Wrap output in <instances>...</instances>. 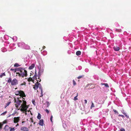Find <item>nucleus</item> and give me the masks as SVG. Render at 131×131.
<instances>
[{"mask_svg":"<svg viewBox=\"0 0 131 131\" xmlns=\"http://www.w3.org/2000/svg\"><path fill=\"white\" fill-rule=\"evenodd\" d=\"M84 76L83 75H80L79 76L78 78V79H80L81 78H82Z\"/></svg>","mask_w":131,"mask_h":131,"instance_id":"27","label":"nucleus"},{"mask_svg":"<svg viewBox=\"0 0 131 131\" xmlns=\"http://www.w3.org/2000/svg\"><path fill=\"white\" fill-rule=\"evenodd\" d=\"M39 124L40 125L43 126V120L42 119L40 120Z\"/></svg>","mask_w":131,"mask_h":131,"instance_id":"12","label":"nucleus"},{"mask_svg":"<svg viewBox=\"0 0 131 131\" xmlns=\"http://www.w3.org/2000/svg\"><path fill=\"white\" fill-rule=\"evenodd\" d=\"M25 84H24V83H21V85H25Z\"/></svg>","mask_w":131,"mask_h":131,"instance_id":"49","label":"nucleus"},{"mask_svg":"<svg viewBox=\"0 0 131 131\" xmlns=\"http://www.w3.org/2000/svg\"><path fill=\"white\" fill-rule=\"evenodd\" d=\"M32 102L33 104L35 105H36V103L34 100H32Z\"/></svg>","mask_w":131,"mask_h":131,"instance_id":"26","label":"nucleus"},{"mask_svg":"<svg viewBox=\"0 0 131 131\" xmlns=\"http://www.w3.org/2000/svg\"><path fill=\"white\" fill-rule=\"evenodd\" d=\"M124 114L125 115V116L127 118H129L128 116L127 115L126 113H125V114Z\"/></svg>","mask_w":131,"mask_h":131,"instance_id":"41","label":"nucleus"},{"mask_svg":"<svg viewBox=\"0 0 131 131\" xmlns=\"http://www.w3.org/2000/svg\"><path fill=\"white\" fill-rule=\"evenodd\" d=\"M18 84V81L15 78L12 81L11 84L12 85H15Z\"/></svg>","mask_w":131,"mask_h":131,"instance_id":"4","label":"nucleus"},{"mask_svg":"<svg viewBox=\"0 0 131 131\" xmlns=\"http://www.w3.org/2000/svg\"><path fill=\"white\" fill-rule=\"evenodd\" d=\"M30 113V114L31 115H32V114L31 112V113Z\"/></svg>","mask_w":131,"mask_h":131,"instance_id":"52","label":"nucleus"},{"mask_svg":"<svg viewBox=\"0 0 131 131\" xmlns=\"http://www.w3.org/2000/svg\"><path fill=\"white\" fill-rule=\"evenodd\" d=\"M24 122H24V121H23V122H22V123H24Z\"/></svg>","mask_w":131,"mask_h":131,"instance_id":"53","label":"nucleus"},{"mask_svg":"<svg viewBox=\"0 0 131 131\" xmlns=\"http://www.w3.org/2000/svg\"><path fill=\"white\" fill-rule=\"evenodd\" d=\"M18 72H16V76H18L19 77L23 78L26 77L27 75V71L24 68L20 67L18 68Z\"/></svg>","mask_w":131,"mask_h":131,"instance_id":"1","label":"nucleus"},{"mask_svg":"<svg viewBox=\"0 0 131 131\" xmlns=\"http://www.w3.org/2000/svg\"><path fill=\"white\" fill-rule=\"evenodd\" d=\"M20 91H17L15 92V94L16 95H19Z\"/></svg>","mask_w":131,"mask_h":131,"instance_id":"20","label":"nucleus"},{"mask_svg":"<svg viewBox=\"0 0 131 131\" xmlns=\"http://www.w3.org/2000/svg\"><path fill=\"white\" fill-rule=\"evenodd\" d=\"M77 96H76L74 97V100H78L77 98Z\"/></svg>","mask_w":131,"mask_h":131,"instance_id":"33","label":"nucleus"},{"mask_svg":"<svg viewBox=\"0 0 131 131\" xmlns=\"http://www.w3.org/2000/svg\"><path fill=\"white\" fill-rule=\"evenodd\" d=\"M113 49L114 50L116 51H119V47L116 46L114 47Z\"/></svg>","mask_w":131,"mask_h":131,"instance_id":"11","label":"nucleus"},{"mask_svg":"<svg viewBox=\"0 0 131 131\" xmlns=\"http://www.w3.org/2000/svg\"><path fill=\"white\" fill-rule=\"evenodd\" d=\"M41 118V115L39 113L37 116V118L39 119H40Z\"/></svg>","mask_w":131,"mask_h":131,"instance_id":"19","label":"nucleus"},{"mask_svg":"<svg viewBox=\"0 0 131 131\" xmlns=\"http://www.w3.org/2000/svg\"><path fill=\"white\" fill-rule=\"evenodd\" d=\"M20 93L19 95L23 99H25L24 98H23V97H26V95L24 92L23 91L20 90Z\"/></svg>","mask_w":131,"mask_h":131,"instance_id":"5","label":"nucleus"},{"mask_svg":"<svg viewBox=\"0 0 131 131\" xmlns=\"http://www.w3.org/2000/svg\"><path fill=\"white\" fill-rule=\"evenodd\" d=\"M3 123L4 124H6L7 123V121L6 120H4L3 122Z\"/></svg>","mask_w":131,"mask_h":131,"instance_id":"36","label":"nucleus"},{"mask_svg":"<svg viewBox=\"0 0 131 131\" xmlns=\"http://www.w3.org/2000/svg\"><path fill=\"white\" fill-rule=\"evenodd\" d=\"M2 125L1 123H0V129H1L2 128Z\"/></svg>","mask_w":131,"mask_h":131,"instance_id":"44","label":"nucleus"},{"mask_svg":"<svg viewBox=\"0 0 131 131\" xmlns=\"http://www.w3.org/2000/svg\"><path fill=\"white\" fill-rule=\"evenodd\" d=\"M34 80V79H33L32 78L30 77L28 78V81L29 82H30L31 81H33Z\"/></svg>","mask_w":131,"mask_h":131,"instance_id":"18","label":"nucleus"},{"mask_svg":"<svg viewBox=\"0 0 131 131\" xmlns=\"http://www.w3.org/2000/svg\"><path fill=\"white\" fill-rule=\"evenodd\" d=\"M52 118H53V116H52V115H51L50 118V121H51V122H52Z\"/></svg>","mask_w":131,"mask_h":131,"instance_id":"35","label":"nucleus"},{"mask_svg":"<svg viewBox=\"0 0 131 131\" xmlns=\"http://www.w3.org/2000/svg\"><path fill=\"white\" fill-rule=\"evenodd\" d=\"M39 85H41L38 82H37L34 85L33 88L35 90H37L38 88Z\"/></svg>","mask_w":131,"mask_h":131,"instance_id":"6","label":"nucleus"},{"mask_svg":"<svg viewBox=\"0 0 131 131\" xmlns=\"http://www.w3.org/2000/svg\"><path fill=\"white\" fill-rule=\"evenodd\" d=\"M20 66V65L19 64H18L17 63H15L14 65V66L15 67H19Z\"/></svg>","mask_w":131,"mask_h":131,"instance_id":"17","label":"nucleus"},{"mask_svg":"<svg viewBox=\"0 0 131 131\" xmlns=\"http://www.w3.org/2000/svg\"><path fill=\"white\" fill-rule=\"evenodd\" d=\"M41 95L40 96V97H41L43 96V94H42V90H41Z\"/></svg>","mask_w":131,"mask_h":131,"instance_id":"46","label":"nucleus"},{"mask_svg":"<svg viewBox=\"0 0 131 131\" xmlns=\"http://www.w3.org/2000/svg\"><path fill=\"white\" fill-rule=\"evenodd\" d=\"M122 112L124 114H125L126 113L124 111H123Z\"/></svg>","mask_w":131,"mask_h":131,"instance_id":"45","label":"nucleus"},{"mask_svg":"<svg viewBox=\"0 0 131 131\" xmlns=\"http://www.w3.org/2000/svg\"><path fill=\"white\" fill-rule=\"evenodd\" d=\"M113 111L114 112V113L115 114H118V112L115 110L114 109L113 110Z\"/></svg>","mask_w":131,"mask_h":131,"instance_id":"24","label":"nucleus"},{"mask_svg":"<svg viewBox=\"0 0 131 131\" xmlns=\"http://www.w3.org/2000/svg\"><path fill=\"white\" fill-rule=\"evenodd\" d=\"M40 89L41 88V87H40Z\"/></svg>","mask_w":131,"mask_h":131,"instance_id":"58","label":"nucleus"},{"mask_svg":"<svg viewBox=\"0 0 131 131\" xmlns=\"http://www.w3.org/2000/svg\"><path fill=\"white\" fill-rule=\"evenodd\" d=\"M37 75H35L33 77V78L34 79H37Z\"/></svg>","mask_w":131,"mask_h":131,"instance_id":"30","label":"nucleus"},{"mask_svg":"<svg viewBox=\"0 0 131 131\" xmlns=\"http://www.w3.org/2000/svg\"><path fill=\"white\" fill-rule=\"evenodd\" d=\"M18 125H19V124H17L16 125V127H17V126H18Z\"/></svg>","mask_w":131,"mask_h":131,"instance_id":"51","label":"nucleus"},{"mask_svg":"<svg viewBox=\"0 0 131 131\" xmlns=\"http://www.w3.org/2000/svg\"><path fill=\"white\" fill-rule=\"evenodd\" d=\"M10 128V127L7 125H6L4 128V129L5 131H8Z\"/></svg>","mask_w":131,"mask_h":131,"instance_id":"9","label":"nucleus"},{"mask_svg":"<svg viewBox=\"0 0 131 131\" xmlns=\"http://www.w3.org/2000/svg\"><path fill=\"white\" fill-rule=\"evenodd\" d=\"M35 123H36V122H35L34 123V124H35Z\"/></svg>","mask_w":131,"mask_h":131,"instance_id":"55","label":"nucleus"},{"mask_svg":"<svg viewBox=\"0 0 131 131\" xmlns=\"http://www.w3.org/2000/svg\"><path fill=\"white\" fill-rule=\"evenodd\" d=\"M120 130V131H125V129L123 128H121Z\"/></svg>","mask_w":131,"mask_h":131,"instance_id":"38","label":"nucleus"},{"mask_svg":"<svg viewBox=\"0 0 131 131\" xmlns=\"http://www.w3.org/2000/svg\"><path fill=\"white\" fill-rule=\"evenodd\" d=\"M118 116H121L123 118L124 117V116L123 115H122L119 114L118 115Z\"/></svg>","mask_w":131,"mask_h":131,"instance_id":"37","label":"nucleus"},{"mask_svg":"<svg viewBox=\"0 0 131 131\" xmlns=\"http://www.w3.org/2000/svg\"><path fill=\"white\" fill-rule=\"evenodd\" d=\"M94 106H95L94 105V104L92 102V104L91 105V106L90 107L91 109H92V108L94 107Z\"/></svg>","mask_w":131,"mask_h":131,"instance_id":"21","label":"nucleus"},{"mask_svg":"<svg viewBox=\"0 0 131 131\" xmlns=\"http://www.w3.org/2000/svg\"><path fill=\"white\" fill-rule=\"evenodd\" d=\"M81 52L80 51H78L76 52V54L77 56H79L81 54Z\"/></svg>","mask_w":131,"mask_h":131,"instance_id":"15","label":"nucleus"},{"mask_svg":"<svg viewBox=\"0 0 131 131\" xmlns=\"http://www.w3.org/2000/svg\"><path fill=\"white\" fill-rule=\"evenodd\" d=\"M40 72H41L40 70H39V71L38 72V73H39L38 75H39V77L41 75Z\"/></svg>","mask_w":131,"mask_h":131,"instance_id":"39","label":"nucleus"},{"mask_svg":"<svg viewBox=\"0 0 131 131\" xmlns=\"http://www.w3.org/2000/svg\"><path fill=\"white\" fill-rule=\"evenodd\" d=\"M30 120L31 121V122H34L33 120V119H32V118H30Z\"/></svg>","mask_w":131,"mask_h":131,"instance_id":"42","label":"nucleus"},{"mask_svg":"<svg viewBox=\"0 0 131 131\" xmlns=\"http://www.w3.org/2000/svg\"><path fill=\"white\" fill-rule=\"evenodd\" d=\"M46 48V47L45 46H43V49H44L45 48Z\"/></svg>","mask_w":131,"mask_h":131,"instance_id":"48","label":"nucleus"},{"mask_svg":"<svg viewBox=\"0 0 131 131\" xmlns=\"http://www.w3.org/2000/svg\"><path fill=\"white\" fill-rule=\"evenodd\" d=\"M46 103L47 104V105L46 106V107H49V106L50 105V103H49V102H46Z\"/></svg>","mask_w":131,"mask_h":131,"instance_id":"28","label":"nucleus"},{"mask_svg":"<svg viewBox=\"0 0 131 131\" xmlns=\"http://www.w3.org/2000/svg\"><path fill=\"white\" fill-rule=\"evenodd\" d=\"M28 112H30V113H31V111L30 110H29L28 111Z\"/></svg>","mask_w":131,"mask_h":131,"instance_id":"50","label":"nucleus"},{"mask_svg":"<svg viewBox=\"0 0 131 131\" xmlns=\"http://www.w3.org/2000/svg\"><path fill=\"white\" fill-rule=\"evenodd\" d=\"M78 96V93H77L76 96Z\"/></svg>","mask_w":131,"mask_h":131,"instance_id":"54","label":"nucleus"},{"mask_svg":"<svg viewBox=\"0 0 131 131\" xmlns=\"http://www.w3.org/2000/svg\"><path fill=\"white\" fill-rule=\"evenodd\" d=\"M20 117H14V123H18L20 120Z\"/></svg>","mask_w":131,"mask_h":131,"instance_id":"7","label":"nucleus"},{"mask_svg":"<svg viewBox=\"0 0 131 131\" xmlns=\"http://www.w3.org/2000/svg\"><path fill=\"white\" fill-rule=\"evenodd\" d=\"M84 102H85V104H86L87 103V101L86 100H84Z\"/></svg>","mask_w":131,"mask_h":131,"instance_id":"43","label":"nucleus"},{"mask_svg":"<svg viewBox=\"0 0 131 131\" xmlns=\"http://www.w3.org/2000/svg\"><path fill=\"white\" fill-rule=\"evenodd\" d=\"M7 111H6L4 112L3 113H2L1 114V115H5V114L7 113Z\"/></svg>","mask_w":131,"mask_h":131,"instance_id":"31","label":"nucleus"},{"mask_svg":"<svg viewBox=\"0 0 131 131\" xmlns=\"http://www.w3.org/2000/svg\"><path fill=\"white\" fill-rule=\"evenodd\" d=\"M23 103L21 104V106L20 107L21 108L18 109V110H20L21 112H23L24 113V112H25V114L26 115H27V113H26L27 111V109L28 107V105H26V102L25 101L23 100Z\"/></svg>","mask_w":131,"mask_h":131,"instance_id":"2","label":"nucleus"},{"mask_svg":"<svg viewBox=\"0 0 131 131\" xmlns=\"http://www.w3.org/2000/svg\"><path fill=\"white\" fill-rule=\"evenodd\" d=\"M10 103V102H8L7 103H6L5 105V108H6L7 106H8Z\"/></svg>","mask_w":131,"mask_h":131,"instance_id":"22","label":"nucleus"},{"mask_svg":"<svg viewBox=\"0 0 131 131\" xmlns=\"http://www.w3.org/2000/svg\"><path fill=\"white\" fill-rule=\"evenodd\" d=\"M24 47L26 49H30V47L28 45L25 44Z\"/></svg>","mask_w":131,"mask_h":131,"instance_id":"13","label":"nucleus"},{"mask_svg":"<svg viewBox=\"0 0 131 131\" xmlns=\"http://www.w3.org/2000/svg\"><path fill=\"white\" fill-rule=\"evenodd\" d=\"M15 100V102L16 103L15 104L16 107L17 108L19 106L21 103H22V101L21 100H19V99H18V100L17 101H16L15 99L14 100Z\"/></svg>","mask_w":131,"mask_h":131,"instance_id":"3","label":"nucleus"},{"mask_svg":"<svg viewBox=\"0 0 131 131\" xmlns=\"http://www.w3.org/2000/svg\"><path fill=\"white\" fill-rule=\"evenodd\" d=\"M18 70H19L18 68L16 69L11 68L10 70L13 71L14 73H15L16 72V71L18 72Z\"/></svg>","mask_w":131,"mask_h":131,"instance_id":"10","label":"nucleus"},{"mask_svg":"<svg viewBox=\"0 0 131 131\" xmlns=\"http://www.w3.org/2000/svg\"><path fill=\"white\" fill-rule=\"evenodd\" d=\"M20 130L22 131H28V129L26 127H23L20 128Z\"/></svg>","mask_w":131,"mask_h":131,"instance_id":"8","label":"nucleus"},{"mask_svg":"<svg viewBox=\"0 0 131 131\" xmlns=\"http://www.w3.org/2000/svg\"><path fill=\"white\" fill-rule=\"evenodd\" d=\"M45 111L47 113H49V111L47 109H46L45 110Z\"/></svg>","mask_w":131,"mask_h":131,"instance_id":"34","label":"nucleus"},{"mask_svg":"<svg viewBox=\"0 0 131 131\" xmlns=\"http://www.w3.org/2000/svg\"><path fill=\"white\" fill-rule=\"evenodd\" d=\"M41 81V79H40V80L39 81V82H40Z\"/></svg>","mask_w":131,"mask_h":131,"instance_id":"56","label":"nucleus"},{"mask_svg":"<svg viewBox=\"0 0 131 131\" xmlns=\"http://www.w3.org/2000/svg\"><path fill=\"white\" fill-rule=\"evenodd\" d=\"M73 83L74 86L76 85V83L74 80H73Z\"/></svg>","mask_w":131,"mask_h":131,"instance_id":"29","label":"nucleus"},{"mask_svg":"<svg viewBox=\"0 0 131 131\" xmlns=\"http://www.w3.org/2000/svg\"><path fill=\"white\" fill-rule=\"evenodd\" d=\"M6 75L5 73H3L0 75V77L2 78L3 76H5Z\"/></svg>","mask_w":131,"mask_h":131,"instance_id":"25","label":"nucleus"},{"mask_svg":"<svg viewBox=\"0 0 131 131\" xmlns=\"http://www.w3.org/2000/svg\"><path fill=\"white\" fill-rule=\"evenodd\" d=\"M116 30L117 31H119V32H121V30H120L119 31L118 30Z\"/></svg>","mask_w":131,"mask_h":131,"instance_id":"47","label":"nucleus"},{"mask_svg":"<svg viewBox=\"0 0 131 131\" xmlns=\"http://www.w3.org/2000/svg\"><path fill=\"white\" fill-rule=\"evenodd\" d=\"M12 81V79L10 77L9 78L8 80L7 81L8 83L11 82V83Z\"/></svg>","mask_w":131,"mask_h":131,"instance_id":"23","label":"nucleus"},{"mask_svg":"<svg viewBox=\"0 0 131 131\" xmlns=\"http://www.w3.org/2000/svg\"><path fill=\"white\" fill-rule=\"evenodd\" d=\"M101 84L102 85H104L107 88H109V86L107 83H101Z\"/></svg>","mask_w":131,"mask_h":131,"instance_id":"16","label":"nucleus"},{"mask_svg":"<svg viewBox=\"0 0 131 131\" xmlns=\"http://www.w3.org/2000/svg\"><path fill=\"white\" fill-rule=\"evenodd\" d=\"M15 130L14 128H10V131H14Z\"/></svg>","mask_w":131,"mask_h":131,"instance_id":"32","label":"nucleus"},{"mask_svg":"<svg viewBox=\"0 0 131 131\" xmlns=\"http://www.w3.org/2000/svg\"><path fill=\"white\" fill-rule=\"evenodd\" d=\"M32 126V124H31L30 125V126Z\"/></svg>","mask_w":131,"mask_h":131,"instance_id":"57","label":"nucleus"},{"mask_svg":"<svg viewBox=\"0 0 131 131\" xmlns=\"http://www.w3.org/2000/svg\"><path fill=\"white\" fill-rule=\"evenodd\" d=\"M35 65L34 64H32L29 67V69L30 70L32 69L35 67Z\"/></svg>","mask_w":131,"mask_h":131,"instance_id":"14","label":"nucleus"},{"mask_svg":"<svg viewBox=\"0 0 131 131\" xmlns=\"http://www.w3.org/2000/svg\"><path fill=\"white\" fill-rule=\"evenodd\" d=\"M124 114L125 115V116L127 118H129L128 116L127 115L126 113H125V114Z\"/></svg>","mask_w":131,"mask_h":131,"instance_id":"40","label":"nucleus"}]
</instances>
